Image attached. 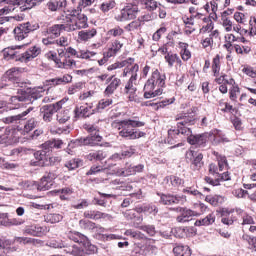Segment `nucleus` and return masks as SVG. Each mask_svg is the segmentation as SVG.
Listing matches in <instances>:
<instances>
[{
    "label": "nucleus",
    "instance_id": "obj_61",
    "mask_svg": "<svg viewBox=\"0 0 256 256\" xmlns=\"http://www.w3.org/2000/svg\"><path fill=\"white\" fill-rule=\"evenodd\" d=\"M133 197H137V194H131L129 197L124 198L121 203V207L127 208L130 205H132V203H135V200H133Z\"/></svg>",
    "mask_w": 256,
    "mask_h": 256
},
{
    "label": "nucleus",
    "instance_id": "obj_4",
    "mask_svg": "<svg viewBox=\"0 0 256 256\" xmlns=\"http://www.w3.org/2000/svg\"><path fill=\"white\" fill-rule=\"evenodd\" d=\"M111 125L114 129H118V131H120L119 135L124 139H141V137H145L147 135V133L143 131L132 128L127 120H115Z\"/></svg>",
    "mask_w": 256,
    "mask_h": 256
},
{
    "label": "nucleus",
    "instance_id": "obj_53",
    "mask_svg": "<svg viewBox=\"0 0 256 256\" xmlns=\"http://www.w3.org/2000/svg\"><path fill=\"white\" fill-rule=\"evenodd\" d=\"M159 95H163V87H160L155 91L144 92V99H153L154 97H159Z\"/></svg>",
    "mask_w": 256,
    "mask_h": 256
},
{
    "label": "nucleus",
    "instance_id": "obj_57",
    "mask_svg": "<svg viewBox=\"0 0 256 256\" xmlns=\"http://www.w3.org/2000/svg\"><path fill=\"white\" fill-rule=\"evenodd\" d=\"M222 25L225 27V31L227 33L233 30V22L229 20V18L225 17V15H222Z\"/></svg>",
    "mask_w": 256,
    "mask_h": 256
},
{
    "label": "nucleus",
    "instance_id": "obj_24",
    "mask_svg": "<svg viewBox=\"0 0 256 256\" xmlns=\"http://www.w3.org/2000/svg\"><path fill=\"white\" fill-rule=\"evenodd\" d=\"M65 29L64 24H55L45 31V35H50V39H57L61 35V31Z\"/></svg>",
    "mask_w": 256,
    "mask_h": 256
},
{
    "label": "nucleus",
    "instance_id": "obj_47",
    "mask_svg": "<svg viewBox=\"0 0 256 256\" xmlns=\"http://www.w3.org/2000/svg\"><path fill=\"white\" fill-rule=\"evenodd\" d=\"M164 58H165V61L168 63L169 67H173L176 61L177 63H181V58H179L177 54L167 53V55H165Z\"/></svg>",
    "mask_w": 256,
    "mask_h": 256
},
{
    "label": "nucleus",
    "instance_id": "obj_64",
    "mask_svg": "<svg viewBox=\"0 0 256 256\" xmlns=\"http://www.w3.org/2000/svg\"><path fill=\"white\" fill-rule=\"evenodd\" d=\"M91 203L87 199H81L80 203L74 204L73 209H87Z\"/></svg>",
    "mask_w": 256,
    "mask_h": 256
},
{
    "label": "nucleus",
    "instance_id": "obj_52",
    "mask_svg": "<svg viewBox=\"0 0 256 256\" xmlns=\"http://www.w3.org/2000/svg\"><path fill=\"white\" fill-rule=\"evenodd\" d=\"M63 67L62 69H71V67H77V62L73 59H71V56H66L63 58Z\"/></svg>",
    "mask_w": 256,
    "mask_h": 256
},
{
    "label": "nucleus",
    "instance_id": "obj_41",
    "mask_svg": "<svg viewBox=\"0 0 256 256\" xmlns=\"http://www.w3.org/2000/svg\"><path fill=\"white\" fill-rule=\"evenodd\" d=\"M75 117H82L83 119H87V117H90L91 114H89V107L80 106L76 107L74 109Z\"/></svg>",
    "mask_w": 256,
    "mask_h": 256
},
{
    "label": "nucleus",
    "instance_id": "obj_14",
    "mask_svg": "<svg viewBox=\"0 0 256 256\" xmlns=\"http://www.w3.org/2000/svg\"><path fill=\"white\" fill-rule=\"evenodd\" d=\"M172 211H176V213H180L176 217L177 223H188V221H191V217H195V211L185 208V207H176L172 208Z\"/></svg>",
    "mask_w": 256,
    "mask_h": 256
},
{
    "label": "nucleus",
    "instance_id": "obj_20",
    "mask_svg": "<svg viewBox=\"0 0 256 256\" xmlns=\"http://www.w3.org/2000/svg\"><path fill=\"white\" fill-rule=\"evenodd\" d=\"M2 81H9V83H13L19 87V68H11L6 71L2 77Z\"/></svg>",
    "mask_w": 256,
    "mask_h": 256
},
{
    "label": "nucleus",
    "instance_id": "obj_43",
    "mask_svg": "<svg viewBox=\"0 0 256 256\" xmlns=\"http://www.w3.org/2000/svg\"><path fill=\"white\" fill-rule=\"evenodd\" d=\"M156 237H161L162 239H173V228L168 227L166 229L158 230Z\"/></svg>",
    "mask_w": 256,
    "mask_h": 256
},
{
    "label": "nucleus",
    "instance_id": "obj_9",
    "mask_svg": "<svg viewBox=\"0 0 256 256\" xmlns=\"http://www.w3.org/2000/svg\"><path fill=\"white\" fill-rule=\"evenodd\" d=\"M187 143L189 145H195L196 148L203 149V147H207V141L209 139L208 133L202 134H193V131L190 130V133H186Z\"/></svg>",
    "mask_w": 256,
    "mask_h": 256
},
{
    "label": "nucleus",
    "instance_id": "obj_33",
    "mask_svg": "<svg viewBox=\"0 0 256 256\" xmlns=\"http://www.w3.org/2000/svg\"><path fill=\"white\" fill-rule=\"evenodd\" d=\"M33 185L37 188V191H49L53 187V183L42 177L40 181L34 182Z\"/></svg>",
    "mask_w": 256,
    "mask_h": 256
},
{
    "label": "nucleus",
    "instance_id": "obj_19",
    "mask_svg": "<svg viewBox=\"0 0 256 256\" xmlns=\"http://www.w3.org/2000/svg\"><path fill=\"white\" fill-rule=\"evenodd\" d=\"M160 205H179L181 198L173 194L157 193Z\"/></svg>",
    "mask_w": 256,
    "mask_h": 256
},
{
    "label": "nucleus",
    "instance_id": "obj_59",
    "mask_svg": "<svg viewBox=\"0 0 256 256\" xmlns=\"http://www.w3.org/2000/svg\"><path fill=\"white\" fill-rule=\"evenodd\" d=\"M237 93H241L239 86H232L229 90V97L231 101H237Z\"/></svg>",
    "mask_w": 256,
    "mask_h": 256
},
{
    "label": "nucleus",
    "instance_id": "obj_11",
    "mask_svg": "<svg viewBox=\"0 0 256 256\" xmlns=\"http://www.w3.org/2000/svg\"><path fill=\"white\" fill-rule=\"evenodd\" d=\"M139 13V7L137 5L128 4L122 10L120 15L117 17V21H131L137 19V14Z\"/></svg>",
    "mask_w": 256,
    "mask_h": 256
},
{
    "label": "nucleus",
    "instance_id": "obj_12",
    "mask_svg": "<svg viewBox=\"0 0 256 256\" xmlns=\"http://www.w3.org/2000/svg\"><path fill=\"white\" fill-rule=\"evenodd\" d=\"M172 233L176 239H185L186 237L197 235V228L193 226H178L172 228Z\"/></svg>",
    "mask_w": 256,
    "mask_h": 256
},
{
    "label": "nucleus",
    "instance_id": "obj_29",
    "mask_svg": "<svg viewBox=\"0 0 256 256\" xmlns=\"http://www.w3.org/2000/svg\"><path fill=\"white\" fill-rule=\"evenodd\" d=\"M173 253L175 256H191V248L188 245L176 244Z\"/></svg>",
    "mask_w": 256,
    "mask_h": 256
},
{
    "label": "nucleus",
    "instance_id": "obj_28",
    "mask_svg": "<svg viewBox=\"0 0 256 256\" xmlns=\"http://www.w3.org/2000/svg\"><path fill=\"white\" fill-rule=\"evenodd\" d=\"M47 7L50 11H59L67 7V0H50L47 3Z\"/></svg>",
    "mask_w": 256,
    "mask_h": 256
},
{
    "label": "nucleus",
    "instance_id": "obj_18",
    "mask_svg": "<svg viewBox=\"0 0 256 256\" xmlns=\"http://www.w3.org/2000/svg\"><path fill=\"white\" fill-rule=\"evenodd\" d=\"M135 211L139 213V215L144 213V215H153L155 217V215L159 213V208L153 204H139L135 206Z\"/></svg>",
    "mask_w": 256,
    "mask_h": 256
},
{
    "label": "nucleus",
    "instance_id": "obj_2",
    "mask_svg": "<svg viewBox=\"0 0 256 256\" xmlns=\"http://www.w3.org/2000/svg\"><path fill=\"white\" fill-rule=\"evenodd\" d=\"M67 237L71 242V247L80 251L79 256L95 255V253H97V246L91 244L89 238L83 233L77 231H70Z\"/></svg>",
    "mask_w": 256,
    "mask_h": 256
},
{
    "label": "nucleus",
    "instance_id": "obj_63",
    "mask_svg": "<svg viewBox=\"0 0 256 256\" xmlns=\"http://www.w3.org/2000/svg\"><path fill=\"white\" fill-rule=\"evenodd\" d=\"M184 48L181 50L180 54H181V58L183 61H189L190 57H191V51H189V49H187L188 45L183 43Z\"/></svg>",
    "mask_w": 256,
    "mask_h": 256
},
{
    "label": "nucleus",
    "instance_id": "obj_37",
    "mask_svg": "<svg viewBox=\"0 0 256 256\" xmlns=\"http://www.w3.org/2000/svg\"><path fill=\"white\" fill-rule=\"evenodd\" d=\"M95 35H97V29L95 28L91 30H82L78 33V37L81 41H89V39H93Z\"/></svg>",
    "mask_w": 256,
    "mask_h": 256
},
{
    "label": "nucleus",
    "instance_id": "obj_21",
    "mask_svg": "<svg viewBox=\"0 0 256 256\" xmlns=\"http://www.w3.org/2000/svg\"><path fill=\"white\" fill-rule=\"evenodd\" d=\"M190 155L193 157V161L191 162V167L193 171H199L205 163L203 162V154L198 153L195 150H190Z\"/></svg>",
    "mask_w": 256,
    "mask_h": 256
},
{
    "label": "nucleus",
    "instance_id": "obj_32",
    "mask_svg": "<svg viewBox=\"0 0 256 256\" xmlns=\"http://www.w3.org/2000/svg\"><path fill=\"white\" fill-rule=\"evenodd\" d=\"M64 167H66L68 171H75V169L83 167V161L80 158H73L71 160L66 161Z\"/></svg>",
    "mask_w": 256,
    "mask_h": 256
},
{
    "label": "nucleus",
    "instance_id": "obj_30",
    "mask_svg": "<svg viewBox=\"0 0 256 256\" xmlns=\"http://www.w3.org/2000/svg\"><path fill=\"white\" fill-rule=\"evenodd\" d=\"M24 233L26 235H32V237H41L43 235V227L39 225H32L25 228Z\"/></svg>",
    "mask_w": 256,
    "mask_h": 256
},
{
    "label": "nucleus",
    "instance_id": "obj_10",
    "mask_svg": "<svg viewBox=\"0 0 256 256\" xmlns=\"http://www.w3.org/2000/svg\"><path fill=\"white\" fill-rule=\"evenodd\" d=\"M23 47H27V44L15 45L5 48L3 50L4 59L7 61L13 59L14 61H20V63H24L23 53L17 52V49H23Z\"/></svg>",
    "mask_w": 256,
    "mask_h": 256
},
{
    "label": "nucleus",
    "instance_id": "obj_46",
    "mask_svg": "<svg viewBox=\"0 0 256 256\" xmlns=\"http://www.w3.org/2000/svg\"><path fill=\"white\" fill-rule=\"evenodd\" d=\"M68 145L72 149H77V147H87V144L85 142V137L73 139L68 143Z\"/></svg>",
    "mask_w": 256,
    "mask_h": 256
},
{
    "label": "nucleus",
    "instance_id": "obj_7",
    "mask_svg": "<svg viewBox=\"0 0 256 256\" xmlns=\"http://www.w3.org/2000/svg\"><path fill=\"white\" fill-rule=\"evenodd\" d=\"M69 99L63 98L62 100L53 103V104H46L41 107L40 111L43 115L44 121L46 123H51L53 121V115L57 113V111L61 110L63 108V105H65V102L68 101Z\"/></svg>",
    "mask_w": 256,
    "mask_h": 256
},
{
    "label": "nucleus",
    "instance_id": "obj_54",
    "mask_svg": "<svg viewBox=\"0 0 256 256\" xmlns=\"http://www.w3.org/2000/svg\"><path fill=\"white\" fill-rule=\"evenodd\" d=\"M19 167V164L15 162H9L3 159L2 165L0 169H7L8 171H13Z\"/></svg>",
    "mask_w": 256,
    "mask_h": 256
},
{
    "label": "nucleus",
    "instance_id": "obj_56",
    "mask_svg": "<svg viewBox=\"0 0 256 256\" xmlns=\"http://www.w3.org/2000/svg\"><path fill=\"white\" fill-rule=\"evenodd\" d=\"M114 8H115V1H107L100 5V9L101 11H103V13H107L108 11H111V9H114Z\"/></svg>",
    "mask_w": 256,
    "mask_h": 256
},
{
    "label": "nucleus",
    "instance_id": "obj_44",
    "mask_svg": "<svg viewBox=\"0 0 256 256\" xmlns=\"http://www.w3.org/2000/svg\"><path fill=\"white\" fill-rule=\"evenodd\" d=\"M120 177H129L130 175H135V170L133 169V164H130L117 171Z\"/></svg>",
    "mask_w": 256,
    "mask_h": 256
},
{
    "label": "nucleus",
    "instance_id": "obj_39",
    "mask_svg": "<svg viewBox=\"0 0 256 256\" xmlns=\"http://www.w3.org/2000/svg\"><path fill=\"white\" fill-rule=\"evenodd\" d=\"M151 251V245H141L136 246L133 250V253L135 256H146L149 255V252Z\"/></svg>",
    "mask_w": 256,
    "mask_h": 256
},
{
    "label": "nucleus",
    "instance_id": "obj_26",
    "mask_svg": "<svg viewBox=\"0 0 256 256\" xmlns=\"http://www.w3.org/2000/svg\"><path fill=\"white\" fill-rule=\"evenodd\" d=\"M36 127H39V121H37L35 118H31L24 125V129L17 126V131H22V135H25V133H30V131H33V129H36Z\"/></svg>",
    "mask_w": 256,
    "mask_h": 256
},
{
    "label": "nucleus",
    "instance_id": "obj_55",
    "mask_svg": "<svg viewBox=\"0 0 256 256\" xmlns=\"http://www.w3.org/2000/svg\"><path fill=\"white\" fill-rule=\"evenodd\" d=\"M59 85H61V80H59V77L52 78L44 82V87H48V90L51 89V87H57Z\"/></svg>",
    "mask_w": 256,
    "mask_h": 256
},
{
    "label": "nucleus",
    "instance_id": "obj_23",
    "mask_svg": "<svg viewBox=\"0 0 256 256\" xmlns=\"http://www.w3.org/2000/svg\"><path fill=\"white\" fill-rule=\"evenodd\" d=\"M87 161H91L92 163L101 162L104 159H107V151L105 150H94L86 155Z\"/></svg>",
    "mask_w": 256,
    "mask_h": 256
},
{
    "label": "nucleus",
    "instance_id": "obj_13",
    "mask_svg": "<svg viewBox=\"0 0 256 256\" xmlns=\"http://www.w3.org/2000/svg\"><path fill=\"white\" fill-rule=\"evenodd\" d=\"M84 141L86 143V147H111L109 142L101 143V141H103V136L99 135V132L89 134L88 136L84 137Z\"/></svg>",
    "mask_w": 256,
    "mask_h": 256
},
{
    "label": "nucleus",
    "instance_id": "obj_45",
    "mask_svg": "<svg viewBox=\"0 0 256 256\" xmlns=\"http://www.w3.org/2000/svg\"><path fill=\"white\" fill-rule=\"evenodd\" d=\"M166 183H171L172 187H180L183 184V179L178 176L170 175L165 177Z\"/></svg>",
    "mask_w": 256,
    "mask_h": 256
},
{
    "label": "nucleus",
    "instance_id": "obj_62",
    "mask_svg": "<svg viewBox=\"0 0 256 256\" xmlns=\"http://www.w3.org/2000/svg\"><path fill=\"white\" fill-rule=\"evenodd\" d=\"M80 226L83 227V229H95L97 228V224L95 222L89 221V220H80Z\"/></svg>",
    "mask_w": 256,
    "mask_h": 256
},
{
    "label": "nucleus",
    "instance_id": "obj_3",
    "mask_svg": "<svg viewBox=\"0 0 256 256\" xmlns=\"http://www.w3.org/2000/svg\"><path fill=\"white\" fill-rule=\"evenodd\" d=\"M43 93H45L43 87L18 89L17 95L12 96L10 101L12 105H14V109H19L21 104L18 103H28V105H31L34 101H37V99H41Z\"/></svg>",
    "mask_w": 256,
    "mask_h": 256
},
{
    "label": "nucleus",
    "instance_id": "obj_58",
    "mask_svg": "<svg viewBox=\"0 0 256 256\" xmlns=\"http://www.w3.org/2000/svg\"><path fill=\"white\" fill-rule=\"evenodd\" d=\"M47 220L54 224V223H60V221H63V215L61 214H57V213H54V214H49L47 216Z\"/></svg>",
    "mask_w": 256,
    "mask_h": 256
},
{
    "label": "nucleus",
    "instance_id": "obj_51",
    "mask_svg": "<svg viewBox=\"0 0 256 256\" xmlns=\"http://www.w3.org/2000/svg\"><path fill=\"white\" fill-rule=\"evenodd\" d=\"M69 119H71V116L69 115V110H63L62 112H59L57 114V121L62 125L65 124V122Z\"/></svg>",
    "mask_w": 256,
    "mask_h": 256
},
{
    "label": "nucleus",
    "instance_id": "obj_16",
    "mask_svg": "<svg viewBox=\"0 0 256 256\" xmlns=\"http://www.w3.org/2000/svg\"><path fill=\"white\" fill-rule=\"evenodd\" d=\"M176 121H179L177 123L178 129H184L188 132L186 133H191V128L189 126L193 125L195 123V116H190L187 114H180L179 116L176 117Z\"/></svg>",
    "mask_w": 256,
    "mask_h": 256
},
{
    "label": "nucleus",
    "instance_id": "obj_50",
    "mask_svg": "<svg viewBox=\"0 0 256 256\" xmlns=\"http://www.w3.org/2000/svg\"><path fill=\"white\" fill-rule=\"evenodd\" d=\"M142 5H145L147 11H155L158 7V3L155 0H140Z\"/></svg>",
    "mask_w": 256,
    "mask_h": 256
},
{
    "label": "nucleus",
    "instance_id": "obj_15",
    "mask_svg": "<svg viewBox=\"0 0 256 256\" xmlns=\"http://www.w3.org/2000/svg\"><path fill=\"white\" fill-rule=\"evenodd\" d=\"M189 130H185L182 128L177 127V129H169L168 130V137L165 139V143L168 145H175L181 139V135H187Z\"/></svg>",
    "mask_w": 256,
    "mask_h": 256
},
{
    "label": "nucleus",
    "instance_id": "obj_48",
    "mask_svg": "<svg viewBox=\"0 0 256 256\" xmlns=\"http://www.w3.org/2000/svg\"><path fill=\"white\" fill-rule=\"evenodd\" d=\"M121 235L117 234H96V239H100L101 241H113L115 239H122Z\"/></svg>",
    "mask_w": 256,
    "mask_h": 256
},
{
    "label": "nucleus",
    "instance_id": "obj_8",
    "mask_svg": "<svg viewBox=\"0 0 256 256\" xmlns=\"http://www.w3.org/2000/svg\"><path fill=\"white\" fill-rule=\"evenodd\" d=\"M71 17L72 19H70V22L72 23V25H70V29L72 31L87 29V27H89V24H87V15L80 14L79 10H74Z\"/></svg>",
    "mask_w": 256,
    "mask_h": 256
},
{
    "label": "nucleus",
    "instance_id": "obj_34",
    "mask_svg": "<svg viewBox=\"0 0 256 256\" xmlns=\"http://www.w3.org/2000/svg\"><path fill=\"white\" fill-rule=\"evenodd\" d=\"M119 85H121V79L119 78H114L110 84L106 87L104 93L105 95H113L115 91L119 88Z\"/></svg>",
    "mask_w": 256,
    "mask_h": 256
},
{
    "label": "nucleus",
    "instance_id": "obj_31",
    "mask_svg": "<svg viewBox=\"0 0 256 256\" xmlns=\"http://www.w3.org/2000/svg\"><path fill=\"white\" fill-rule=\"evenodd\" d=\"M215 223V215L208 214L205 218L196 220L194 225L195 227H207L209 225H213Z\"/></svg>",
    "mask_w": 256,
    "mask_h": 256
},
{
    "label": "nucleus",
    "instance_id": "obj_1",
    "mask_svg": "<svg viewBox=\"0 0 256 256\" xmlns=\"http://www.w3.org/2000/svg\"><path fill=\"white\" fill-rule=\"evenodd\" d=\"M22 149L24 153L30 151L33 154L34 160L30 161V167H57L62 161L61 156H51V152L45 147L37 151L27 148Z\"/></svg>",
    "mask_w": 256,
    "mask_h": 256
},
{
    "label": "nucleus",
    "instance_id": "obj_40",
    "mask_svg": "<svg viewBox=\"0 0 256 256\" xmlns=\"http://www.w3.org/2000/svg\"><path fill=\"white\" fill-rule=\"evenodd\" d=\"M183 23L186 25V28L188 29L184 31L185 35H192L193 33H195V28L191 30V26H190V25H195L194 16L184 18Z\"/></svg>",
    "mask_w": 256,
    "mask_h": 256
},
{
    "label": "nucleus",
    "instance_id": "obj_25",
    "mask_svg": "<svg viewBox=\"0 0 256 256\" xmlns=\"http://www.w3.org/2000/svg\"><path fill=\"white\" fill-rule=\"evenodd\" d=\"M32 110H33V107H29L27 110H25L24 112L18 115L2 118V121L7 124L17 123V121H23V118L27 117V114L30 113Z\"/></svg>",
    "mask_w": 256,
    "mask_h": 256
},
{
    "label": "nucleus",
    "instance_id": "obj_35",
    "mask_svg": "<svg viewBox=\"0 0 256 256\" xmlns=\"http://www.w3.org/2000/svg\"><path fill=\"white\" fill-rule=\"evenodd\" d=\"M140 231L146 233L148 237H157L158 230L153 224H144L139 227Z\"/></svg>",
    "mask_w": 256,
    "mask_h": 256
},
{
    "label": "nucleus",
    "instance_id": "obj_6",
    "mask_svg": "<svg viewBox=\"0 0 256 256\" xmlns=\"http://www.w3.org/2000/svg\"><path fill=\"white\" fill-rule=\"evenodd\" d=\"M37 29H39V23L37 22H25L19 24L13 30L14 37L16 41H23V39L29 37V33H33V31H37Z\"/></svg>",
    "mask_w": 256,
    "mask_h": 256
},
{
    "label": "nucleus",
    "instance_id": "obj_49",
    "mask_svg": "<svg viewBox=\"0 0 256 256\" xmlns=\"http://www.w3.org/2000/svg\"><path fill=\"white\" fill-rule=\"evenodd\" d=\"M229 141V138L225 137V134H223L221 131L217 132L213 138L214 145H219V143H229Z\"/></svg>",
    "mask_w": 256,
    "mask_h": 256
},
{
    "label": "nucleus",
    "instance_id": "obj_36",
    "mask_svg": "<svg viewBox=\"0 0 256 256\" xmlns=\"http://www.w3.org/2000/svg\"><path fill=\"white\" fill-rule=\"evenodd\" d=\"M205 201L213 207H217V205H223L225 203V197L221 195L206 196Z\"/></svg>",
    "mask_w": 256,
    "mask_h": 256
},
{
    "label": "nucleus",
    "instance_id": "obj_27",
    "mask_svg": "<svg viewBox=\"0 0 256 256\" xmlns=\"http://www.w3.org/2000/svg\"><path fill=\"white\" fill-rule=\"evenodd\" d=\"M62 146L63 140L55 138L48 140L41 145V147L47 148L50 153L53 151V149H61Z\"/></svg>",
    "mask_w": 256,
    "mask_h": 256
},
{
    "label": "nucleus",
    "instance_id": "obj_17",
    "mask_svg": "<svg viewBox=\"0 0 256 256\" xmlns=\"http://www.w3.org/2000/svg\"><path fill=\"white\" fill-rule=\"evenodd\" d=\"M1 3H7L8 5H17L20 6V11H29V9H33L35 5H37V0H0Z\"/></svg>",
    "mask_w": 256,
    "mask_h": 256
},
{
    "label": "nucleus",
    "instance_id": "obj_42",
    "mask_svg": "<svg viewBox=\"0 0 256 256\" xmlns=\"http://www.w3.org/2000/svg\"><path fill=\"white\" fill-rule=\"evenodd\" d=\"M212 71L214 73V77H217L219 75V71H221V56H219V54L213 58Z\"/></svg>",
    "mask_w": 256,
    "mask_h": 256
},
{
    "label": "nucleus",
    "instance_id": "obj_22",
    "mask_svg": "<svg viewBox=\"0 0 256 256\" xmlns=\"http://www.w3.org/2000/svg\"><path fill=\"white\" fill-rule=\"evenodd\" d=\"M39 55H41V48L32 46L23 53L22 59L24 63H29V61H33V59H35V57H39Z\"/></svg>",
    "mask_w": 256,
    "mask_h": 256
},
{
    "label": "nucleus",
    "instance_id": "obj_60",
    "mask_svg": "<svg viewBox=\"0 0 256 256\" xmlns=\"http://www.w3.org/2000/svg\"><path fill=\"white\" fill-rule=\"evenodd\" d=\"M124 31L121 27H115L113 29H110L107 33L110 37H121L123 35Z\"/></svg>",
    "mask_w": 256,
    "mask_h": 256
},
{
    "label": "nucleus",
    "instance_id": "obj_38",
    "mask_svg": "<svg viewBox=\"0 0 256 256\" xmlns=\"http://www.w3.org/2000/svg\"><path fill=\"white\" fill-rule=\"evenodd\" d=\"M14 241L20 245H35L37 243H41V240L29 237H15Z\"/></svg>",
    "mask_w": 256,
    "mask_h": 256
},
{
    "label": "nucleus",
    "instance_id": "obj_5",
    "mask_svg": "<svg viewBox=\"0 0 256 256\" xmlns=\"http://www.w3.org/2000/svg\"><path fill=\"white\" fill-rule=\"evenodd\" d=\"M46 246L51 247V249H62L67 255L79 256L81 254V251L71 246V241L68 239L51 238L46 242Z\"/></svg>",
    "mask_w": 256,
    "mask_h": 256
}]
</instances>
